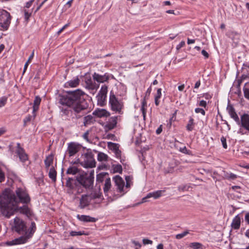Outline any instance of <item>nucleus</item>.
Wrapping results in <instances>:
<instances>
[{
    "mask_svg": "<svg viewBox=\"0 0 249 249\" xmlns=\"http://www.w3.org/2000/svg\"><path fill=\"white\" fill-rule=\"evenodd\" d=\"M85 92L80 89L67 91L65 95L60 96L59 103L71 107V112L79 118L83 116L84 111L88 107Z\"/></svg>",
    "mask_w": 249,
    "mask_h": 249,
    "instance_id": "1",
    "label": "nucleus"
},
{
    "mask_svg": "<svg viewBox=\"0 0 249 249\" xmlns=\"http://www.w3.org/2000/svg\"><path fill=\"white\" fill-rule=\"evenodd\" d=\"M18 200L14 194L10 192L3 193L0 198V204L3 214L9 218L17 211L26 215L28 217L32 216L33 212L27 205L18 207Z\"/></svg>",
    "mask_w": 249,
    "mask_h": 249,
    "instance_id": "2",
    "label": "nucleus"
},
{
    "mask_svg": "<svg viewBox=\"0 0 249 249\" xmlns=\"http://www.w3.org/2000/svg\"><path fill=\"white\" fill-rule=\"evenodd\" d=\"M36 230V226L34 222H32L31 226L28 231L25 232L23 236L16 238L7 243L9 245H18L26 243L27 240L31 238Z\"/></svg>",
    "mask_w": 249,
    "mask_h": 249,
    "instance_id": "3",
    "label": "nucleus"
},
{
    "mask_svg": "<svg viewBox=\"0 0 249 249\" xmlns=\"http://www.w3.org/2000/svg\"><path fill=\"white\" fill-rule=\"evenodd\" d=\"M109 105L112 111L120 114H123L124 103L122 100H119L112 91L110 92Z\"/></svg>",
    "mask_w": 249,
    "mask_h": 249,
    "instance_id": "4",
    "label": "nucleus"
},
{
    "mask_svg": "<svg viewBox=\"0 0 249 249\" xmlns=\"http://www.w3.org/2000/svg\"><path fill=\"white\" fill-rule=\"evenodd\" d=\"M83 160L80 162V164L84 167L93 168L96 166V161L94 159V155L90 151H88L87 152L82 155Z\"/></svg>",
    "mask_w": 249,
    "mask_h": 249,
    "instance_id": "5",
    "label": "nucleus"
},
{
    "mask_svg": "<svg viewBox=\"0 0 249 249\" xmlns=\"http://www.w3.org/2000/svg\"><path fill=\"white\" fill-rule=\"evenodd\" d=\"M0 13V25L3 30H7L11 22V16L10 13L5 10H2Z\"/></svg>",
    "mask_w": 249,
    "mask_h": 249,
    "instance_id": "6",
    "label": "nucleus"
},
{
    "mask_svg": "<svg viewBox=\"0 0 249 249\" xmlns=\"http://www.w3.org/2000/svg\"><path fill=\"white\" fill-rule=\"evenodd\" d=\"M82 145L76 142H71L68 143V147L66 152L69 157L75 155L81 149Z\"/></svg>",
    "mask_w": 249,
    "mask_h": 249,
    "instance_id": "7",
    "label": "nucleus"
},
{
    "mask_svg": "<svg viewBox=\"0 0 249 249\" xmlns=\"http://www.w3.org/2000/svg\"><path fill=\"white\" fill-rule=\"evenodd\" d=\"M77 183L78 182L76 181L74 178H68L67 180L66 185L68 188V192L69 194H73L74 190H77L78 194H80L81 192V191H80L78 188V185L77 184Z\"/></svg>",
    "mask_w": 249,
    "mask_h": 249,
    "instance_id": "8",
    "label": "nucleus"
},
{
    "mask_svg": "<svg viewBox=\"0 0 249 249\" xmlns=\"http://www.w3.org/2000/svg\"><path fill=\"white\" fill-rule=\"evenodd\" d=\"M16 193L20 202L27 204L30 201V197L25 191L20 188H18Z\"/></svg>",
    "mask_w": 249,
    "mask_h": 249,
    "instance_id": "9",
    "label": "nucleus"
},
{
    "mask_svg": "<svg viewBox=\"0 0 249 249\" xmlns=\"http://www.w3.org/2000/svg\"><path fill=\"white\" fill-rule=\"evenodd\" d=\"M14 229L17 232L22 233L25 232L26 226L22 220L18 217H16L14 219Z\"/></svg>",
    "mask_w": 249,
    "mask_h": 249,
    "instance_id": "10",
    "label": "nucleus"
},
{
    "mask_svg": "<svg viewBox=\"0 0 249 249\" xmlns=\"http://www.w3.org/2000/svg\"><path fill=\"white\" fill-rule=\"evenodd\" d=\"M107 147L110 150L114 153L117 158L121 159V151L119 149L120 145L119 144L112 142H108Z\"/></svg>",
    "mask_w": 249,
    "mask_h": 249,
    "instance_id": "11",
    "label": "nucleus"
},
{
    "mask_svg": "<svg viewBox=\"0 0 249 249\" xmlns=\"http://www.w3.org/2000/svg\"><path fill=\"white\" fill-rule=\"evenodd\" d=\"M91 200V197L89 195H83L80 199L79 207L81 209H84L89 206Z\"/></svg>",
    "mask_w": 249,
    "mask_h": 249,
    "instance_id": "12",
    "label": "nucleus"
},
{
    "mask_svg": "<svg viewBox=\"0 0 249 249\" xmlns=\"http://www.w3.org/2000/svg\"><path fill=\"white\" fill-rule=\"evenodd\" d=\"M16 153L18 155L21 161L25 162L28 160V156L25 153L24 150L20 146L19 143H17Z\"/></svg>",
    "mask_w": 249,
    "mask_h": 249,
    "instance_id": "13",
    "label": "nucleus"
},
{
    "mask_svg": "<svg viewBox=\"0 0 249 249\" xmlns=\"http://www.w3.org/2000/svg\"><path fill=\"white\" fill-rule=\"evenodd\" d=\"M115 186L117 187V190L119 192H123L124 186V182L123 178L119 176H116L113 178Z\"/></svg>",
    "mask_w": 249,
    "mask_h": 249,
    "instance_id": "14",
    "label": "nucleus"
},
{
    "mask_svg": "<svg viewBox=\"0 0 249 249\" xmlns=\"http://www.w3.org/2000/svg\"><path fill=\"white\" fill-rule=\"evenodd\" d=\"M164 190H158L155 192L148 193L146 196L142 199V202L147 201V199L153 197L154 199H157L161 196L162 193L164 192Z\"/></svg>",
    "mask_w": 249,
    "mask_h": 249,
    "instance_id": "15",
    "label": "nucleus"
},
{
    "mask_svg": "<svg viewBox=\"0 0 249 249\" xmlns=\"http://www.w3.org/2000/svg\"><path fill=\"white\" fill-rule=\"evenodd\" d=\"M227 110L228 111L231 118H232L237 123H239V118L235 111L234 107L231 105H229L227 107Z\"/></svg>",
    "mask_w": 249,
    "mask_h": 249,
    "instance_id": "16",
    "label": "nucleus"
},
{
    "mask_svg": "<svg viewBox=\"0 0 249 249\" xmlns=\"http://www.w3.org/2000/svg\"><path fill=\"white\" fill-rule=\"evenodd\" d=\"M241 125L245 129L249 131V115L244 114L241 117Z\"/></svg>",
    "mask_w": 249,
    "mask_h": 249,
    "instance_id": "17",
    "label": "nucleus"
},
{
    "mask_svg": "<svg viewBox=\"0 0 249 249\" xmlns=\"http://www.w3.org/2000/svg\"><path fill=\"white\" fill-rule=\"evenodd\" d=\"M78 184H81L86 188H90L93 184V181L89 178H82L77 180Z\"/></svg>",
    "mask_w": 249,
    "mask_h": 249,
    "instance_id": "18",
    "label": "nucleus"
},
{
    "mask_svg": "<svg viewBox=\"0 0 249 249\" xmlns=\"http://www.w3.org/2000/svg\"><path fill=\"white\" fill-rule=\"evenodd\" d=\"M93 78L98 82L104 83L108 80L109 77L106 74L102 75L99 74L98 73H94L93 75Z\"/></svg>",
    "mask_w": 249,
    "mask_h": 249,
    "instance_id": "19",
    "label": "nucleus"
},
{
    "mask_svg": "<svg viewBox=\"0 0 249 249\" xmlns=\"http://www.w3.org/2000/svg\"><path fill=\"white\" fill-rule=\"evenodd\" d=\"M117 122V117L114 116L111 117L107 122L106 127L109 130H111L116 127Z\"/></svg>",
    "mask_w": 249,
    "mask_h": 249,
    "instance_id": "20",
    "label": "nucleus"
},
{
    "mask_svg": "<svg viewBox=\"0 0 249 249\" xmlns=\"http://www.w3.org/2000/svg\"><path fill=\"white\" fill-rule=\"evenodd\" d=\"M241 224V218L239 215H237L232 220L231 226L234 230H238L240 228Z\"/></svg>",
    "mask_w": 249,
    "mask_h": 249,
    "instance_id": "21",
    "label": "nucleus"
},
{
    "mask_svg": "<svg viewBox=\"0 0 249 249\" xmlns=\"http://www.w3.org/2000/svg\"><path fill=\"white\" fill-rule=\"evenodd\" d=\"M80 80L79 78L76 77L73 79L68 81L65 83V87L67 88L71 87V88H75L77 87L79 84Z\"/></svg>",
    "mask_w": 249,
    "mask_h": 249,
    "instance_id": "22",
    "label": "nucleus"
},
{
    "mask_svg": "<svg viewBox=\"0 0 249 249\" xmlns=\"http://www.w3.org/2000/svg\"><path fill=\"white\" fill-rule=\"evenodd\" d=\"M41 101V98L39 96H36L35 97V100L34 101V106H33V114L34 117L36 116L35 112L38 110L39 105L40 104Z\"/></svg>",
    "mask_w": 249,
    "mask_h": 249,
    "instance_id": "23",
    "label": "nucleus"
},
{
    "mask_svg": "<svg viewBox=\"0 0 249 249\" xmlns=\"http://www.w3.org/2000/svg\"><path fill=\"white\" fill-rule=\"evenodd\" d=\"M93 114L99 118L108 117L110 115L109 113L104 109L96 110L94 111Z\"/></svg>",
    "mask_w": 249,
    "mask_h": 249,
    "instance_id": "24",
    "label": "nucleus"
},
{
    "mask_svg": "<svg viewBox=\"0 0 249 249\" xmlns=\"http://www.w3.org/2000/svg\"><path fill=\"white\" fill-rule=\"evenodd\" d=\"M77 217L78 219L83 222H94L96 221V219L95 218L90 217L89 215H77Z\"/></svg>",
    "mask_w": 249,
    "mask_h": 249,
    "instance_id": "25",
    "label": "nucleus"
},
{
    "mask_svg": "<svg viewBox=\"0 0 249 249\" xmlns=\"http://www.w3.org/2000/svg\"><path fill=\"white\" fill-rule=\"evenodd\" d=\"M53 156L52 154H50L46 157L44 162L45 165V168L48 170L50 166L53 164Z\"/></svg>",
    "mask_w": 249,
    "mask_h": 249,
    "instance_id": "26",
    "label": "nucleus"
},
{
    "mask_svg": "<svg viewBox=\"0 0 249 249\" xmlns=\"http://www.w3.org/2000/svg\"><path fill=\"white\" fill-rule=\"evenodd\" d=\"M107 176L108 174L107 173H100L96 176V181L99 183L102 182L104 180H106V178H108Z\"/></svg>",
    "mask_w": 249,
    "mask_h": 249,
    "instance_id": "27",
    "label": "nucleus"
},
{
    "mask_svg": "<svg viewBox=\"0 0 249 249\" xmlns=\"http://www.w3.org/2000/svg\"><path fill=\"white\" fill-rule=\"evenodd\" d=\"M111 186V180L109 178H106L104 187V192L106 194L108 193Z\"/></svg>",
    "mask_w": 249,
    "mask_h": 249,
    "instance_id": "28",
    "label": "nucleus"
},
{
    "mask_svg": "<svg viewBox=\"0 0 249 249\" xmlns=\"http://www.w3.org/2000/svg\"><path fill=\"white\" fill-rule=\"evenodd\" d=\"M94 121V119L92 115H88L87 116H85L84 118V122H83L84 125L85 126H87L89 124H91Z\"/></svg>",
    "mask_w": 249,
    "mask_h": 249,
    "instance_id": "29",
    "label": "nucleus"
},
{
    "mask_svg": "<svg viewBox=\"0 0 249 249\" xmlns=\"http://www.w3.org/2000/svg\"><path fill=\"white\" fill-rule=\"evenodd\" d=\"M96 98L98 105H100L101 106H103L105 105L107 98L106 96L98 94Z\"/></svg>",
    "mask_w": 249,
    "mask_h": 249,
    "instance_id": "30",
    "label": "nucleus"
},
{
    "mask_svg": "<svg viewBox=\"0 0 249 249\" xmlns=\"http://www.w3.org/2000/svg\"><path fill=\"white\" fill-rule=\"evenodd\" d=\"M108 156L103 152H99L97 155V160L99 161H106L108 160Z\"/></svg>",
    "mask_w": 249,
    "mask_h": 249,
    "instance_id": "31",
    "label": "nucleus"
},
{
    "mask_svg": "<svg viewBox=\"0 0 249 249\" xmlns=\"http://www.w3.org/2000/svg\"><path fill=\"white\" fill-rule=\"evenodd\" d=\"M49 178L53 180V181H55L56 177V172L53 167H51L50 169V171L49 172Z\"/></svg>",
    "mask_w": 249,
    "mask_h": 249,
    "instance_id": "32",
    "label": "nucleus"
},
{
    "mask_svg": "<svg viewBox=\"0 0 249 249\" xmlns=\"http://www.w3.org/2000/svg\"><path fill=\"white\" fill-rule=\"evenodd\" d=\"M79 172L78 169L75 166H71L67 170V174L75 175Z\"/></svg>",
    "mask_w": 249,
    "mask_h": 249,
    "instance_id": "33",
    "label": "nucleus"
},
{
    "mask_svg": "<svg viewBox=\"0 0 249 249\" xmlns=\"http://www.w3.org/2000/svg\"><path fill=\"white\" fill-rule=\"evenodd\" d=\"M194 119L193 118L190 117L188 123L186 126V129L189 131H191L193 130L194 127Z\"/></svg>",
    "mask_w": 249,
    "mask_h": 249,
    "instance_id": "34",
    "label": "nucleus"
},
{
    "mask_svg": "<svg viewBox=\"0 0 249 249\" xmlns=\"http://www.w3.org/2000/svg\"><path fill=\"white\" fill-rule=\"evenodd\" d=\"M108 87L106 85H103L98 93L99 94L104 95L107 97V94L108 91Z\"/></svg>",
    "mask_w": 249,
    "mask_h": 249,
    "instance_id": "35",
    "label": "nucleus"
},
{
    "mask_svg": "<svg viewBox=\"0 0 249 249\" xmlns=\"http://www.w3.org/2000/svg\"><path fill=\"white\" fill-rule=\"evenodd\" d=\"M191 187L188 185H181L178 187V190L180 192L189 191Z\"/></svg>",
    "mask_w": 249,
    "mask_h": 249,
    "instance_id": "36",
    "label": "nucleus"
},
{
    "mask_svg": "<svg viewBox=\"0 0 249 249\" xmlns=\"http://www.w3.org/2000/svg\"><path fill=\"white\" fill-rule=\"evenodd\" d=\"M82 235H87V234L85 233L84 231H71L70 232V235L71 236H81Z\"/></svg>",
    "mask_w": 249,
    "mask_h": 249,
    "instance_id": "37",
    "label": "nucleus"
},
{
    "mask_svg": "<svg viewBox=\"0 0 249 249\" xmlns=\"http://www.w3.org/2000/svg\"><path fill=\"white\" fill-rule=\"evenodd\" d=\"M91 197V200L96 198H99L101 196V193L99 191H95L92 192L90 195H89Z\"/></svg>",
    "mask_w": 249,
    "mask_h": 249,
    "instance_id": "38",
    "label": "nucleus"
},
{
    "mask_svg": "<svg viewBox=\"0 0 249 249\" xmlns=\"http://www.w3.org/2000/svg\"><path fill=\"white\" fill-rule=\"evenodd\" d=\"M190 247L194 249H199L202 248V245L198 242H193L190 244Z\"/></svg>",
    "mask_w": 249,
    "mask_h": 249,
    "instance_id": "39",
    "label": "nucleus"
},
{
    "mask_svg": "<svg viewBox=\"0 0 249 249\" xmlns=\"http://www.w3.org/2000/svg\"><path fill=\"white\" fill-rule=\"evenodd\" d=\"M189 233L188 231H186L182 233L178 234L176 235V238L177 239H180L183 238Z\"/></svg>",
    "mask_w": 249,
    "mask_h": 249,
    "instance_id": "40",
    "label": "nucleus"
},
{
    "mask_svg": "<svg viewBox=\"0 0 249 249\" xmlns=\"http://www.w3.org/2000/svg\"><path fill=\"white\" fill-rule=\"evenodd\" d=\"M225 176H226V178H227L228 179H231V180H234L237 178V176L233 173H230V174L227 173Z\"/></svg>",
    "mask_w": 249,
    "mask_h": 249,
    "instance_id": "41",
    "label": "nucleus"
},
{
    "mask_svg": "<svg viewBox=\"0 0 249 249\" xmlns=\"http://www.w3.org/2000/svg\"><path fill=\"white\" fill-rule=\"evenodd\" d=\"M247 85V83L245 84L246 86ZM243 91L244 94V96L246 98L249 100V88H247L245 87L243 88Z\"/></svg>",
    "mask_w": 249,
    "mask_h": 249,
    "instance_id": "42",
    "label": "nucleus"
},
{
    "mask_svg": "<svg viewBox=\"0 0 249 249\" xmlns=\"http://www.w3.org/2000/svg\"><path fill=\"white\" fill-rule=\"evenodd\" d=\"M7 100V97L6 96H3L0 99V107H3Z\"/></svg>",
    "mask_w": 249,
    "mask_h": 249,
    "instance_id": "43",
    "label": "nucleus"
},
{
    "mask_svg": "<svg viewBox=\"0 0 249 249\" xmlns=\"http://www.w3.org/2000/svg\"><path fill=\"white\" fill-rule=\"evenodd\" d=\"M146 106V102L145 101V99H144L142 102V107L141 108V110L142 111L143 118H145V110L144 109V107Z\"/></svg>",
    "mask_w": 249,
    "mask_h": 249,
    "instance_id": "44",
    "label": "nucleus"
},
{
    "mask_svg": "<svg viewBox=\"0 0 249 249\" xmlns=\"http://www.w3.org/2000/svg\"><path fill=\"white\" fill-rule=\"evenodd\" d=\"M114 170L116 172L121 173L122 172V167L121 165H116L114 167Z\"/></svg>",
    "mask_w": 249,
    "mask_h": 249,
    "instance_id": "45",
    "label": "nucleus"
},
{
    "mask_svg": "<svg viewBox=\"0 0 249 249\" xmlns=\"http://www.w3.org/2000/svg\"><path fill=\"white\" fill-rule=\"evenodd\" d=\"M221 142L222 143L223 147L225 149L227 148V143H226V138L224 137V136H222L221 138Z\"/></svg>",
    "mask_w": 249,
    "mask_h": 249,
    "instance_id": "46",
    "label": "nucleus"
},
{
    "mask_svg": "<svg viewBox=\"0 0 249 249\" xmlns=\"http://www.w3.org/2000/svg\"><path fill=\"white\" fill-rule=\"evenodd\" d=\"M132 243L135 245V249H140L142 247V245L139 242L134 240L132 241Z\"/></svg>",
    "mask_w": 249,
    "mask_h": 249,
    "instance_id": "47",
    "label": "nucleus"
},
{
    "mask_svg": "<svg viewBox=\"0 0 249 249\" xmlns=\"http://www.w3.org/2000/svg\"><path fill=\"white\" fill-rule=\"evenodd\" d=\"M195 112L196 113H200L203 115H205V110L201 108H196L195 109Z\"/></svg>",
    "mask_w": 249,
    "mask_h": 249,
    "instance_id": "48",
    "label": "nucleus"
},
{
    "mask_svg": "<svg viewBox=\"0 0 249 249\" xmlns=\"http://www.w3.org/2000/svg\"><path fill=\"white\" fill-rule=\"evenodd\" d=\"M161 96V89H158L157 90V92L156 95H155V98L156 99H160Z\"/></svg>",
    "mask_w": 249,
    "mask_h": 249,
    "instance_id": "49",
    "label": "nucleus"
},
{
    "mask_svg": "<svg viewBox=\"0 0 249 249\" xmlns=\"http://www.w3.org/2000/svg\"><path fill=\"white\" fill-rule=\"evenodd\" d=\"M31 13H29L26 10H24V18L26 21H28L30 17L31 16Z\"/></svg>",
    "mask_w": 249,
    "mask_h": 249,
    "instance_id": "50",
    "label": "nucleus"
},
{
    "mask_svg": "<svg viewBox=\"0 0 249 249\" xmlns=\"http://www.w3.org/2000/svg\"><path fill=\"white\" fill-rule=\"evenodd\" d=\"M179 151L181 152L184 153V154H189V151L187 150L186 146H184L182 148H180Z\"/></svg>",
    "mask_w": 249,
    "mask_h": 249,
    "instance_id": "51",
    "label": "nucleus"
},
{
    "mask_svg": "<svg viewBox=\"0 0 249 249\" xmlns=\"http://www.w3.org/2000/svg\"><path fill=\"white\" fill-rule=\"evenodd\" d=\"M142 242L144 245L152 244V241L149 240L148 239H143L142 240Z\"/></svg>",
    "mask_w": 249,
    "mask_h": 249,
    "instance_id": "52",
    "label": "nucleus"
},
{
    "mask_svg": "<svg viewBox=\"0 0 249 249\" xmlns=\"http://www.w3.org/2000/svg\"><path fill=\"white\" fill-rule=\"evenodd\" d=\"M185 43L184 41H182L180 42V43L177 45V49L179 50L181 48L183 47L185 45Z\"/></svg>",
    "mask_w": 249,
    "mask_h": 249,
    "instance_id": "53",
    "label": "nucleus"
},
{
    "mask_svg": "<svg viewBox=\"0 0 249 249\" xmlns=\"http://www.w3.org/2000/svg\"><path fill=\"white\" fill-rule=\"evenodd\" d=\"M5 176L4 173L0 169V182H2L4 180Z\"/></svg>",
    "mask_w": 249,
    "mask_h": 249,
    "instance_id": "54",
    "label": "nucleus"
},
{
    "mask_svg": "<svg viewBox=\"0 0 249 249\" xmlns=\"http://www.w3.org/2000/svg\"><path fill=\"white\" fill-rule=\"evenodd\" d=\"M201 53L205 58H208L209 56V53L204 50H202Z\"/></svg>",
    "mask_w": 249,
    "mask_h": 249,
    "instance_id": "55",
    "label": "nucleus"
},
{
    "mask_svg": "<svg viewBox=\"0 0 249 249\" xmlns=\"http://www.w3.org/2000/svg\"><path fill=\"white\" fill-rule=\"evenodd\" d=\"M199 105L201 107H206L207 106V102L204 100H201L200 101Z\"/></svg>",
    "mask_w": 249,
    "mask_h": 249,
    "instance_id": "56",
    "label": "nucleus"
},
{
    "mask_svg": "<svg viewBox=\"0 0 249 249\" xmlns=\"http://www.w3.org/2000/svg\"><path fill=\"white\" fill-rule=\"evenodd\" d=\"M34 1V0H31L30 1H28L26 3V6L25 7L27 8H29L31 7V5L32 4V3L33 2V1Z\"/></svg>",
    "mask_w": 249,
    "mask_h": 249,
    "instance_id": "57",
    "label": "nucleus"
},
{
    "mask_svg": "<svg viewBox=\"0 0 249 249\" xmlns=\"http://www.w3.org/2000/svg\"><path fill=\"white\" fill-rule=\"evenodd\" d=\"M245 220L248 224H249V213H248L246 214L245 216Z\"/></svg>",
    "mask_w": 249,
    "mask_h": 249,
    "instance_id": "58",
    "label": "nucleus"
},
{
    "mask_svg": "<svg viewBox=\"0 0 249 249\" xmlns=\"http://www.w3.org/2000/svg\"><path fill=\"white\" fill-rule=\"evenodd\" d=\"M151 88L150 87V88H149L147 89V91H146V93H145V98H146V96H149V95H150V93H151Z\"/></svg>",
    "mask_w": 249,
    "mask_h": 249,
    "instance_id": "59",
    "label": "nucleus"
},
{
    "mask_svg": "<svg viewBox=\"0 0 249 249\" xmlns=\"http://www.w3.org/2000/svg\"><path fill=\"white\" fill-rule=\"evenodd\" d=\"M6 132V129L4 127L0 128V136L3 135Z\"/></svg>",
    "mask_w": 249,
    "mask_h": 249,
    "instance_id": "60",
    "label": "nucleus"
},
{
    "mask_svg": "<svg viewBox=\"0 0 249 249\" xmlns=\"http://www.w3.org/2000/svg\"><path fill=\"white\" fill-rule=\"evenodd\" d=\"M88 135H89V132H88V131H87V132H85V133L83 134V138L84 139H85V140H87V141H88Z\"/></svg>",
    "mask_w": 249,
    "mask_h": 249,
    "instance_id": "61",
    "label": "nucleus"
},
{
    "mask_svg": "<svg viewBox=\"0 0 249 249\" xmlns=\"http://www.w3.org/2000/svg\"><path fill=\"white\" fill-rule=\"evenodd\" d=\"M34 51H33L32 54L30 55V56H29L28 60H27V62H30V61H31V60L33 59V57H34Z\"/></svg>",
    "mask_w": 249,
    "mask_h": 249,
    "instance_id": "62",
    "label": "nucleus"
},
{
    "mask_svg": "<svg viewBox=\"0 0 249 249\" xmlns=\"http://www.w3.org/2000/svg\"><path fill=\"white\" fill-rule=\"evenodd\" d=\"M195 39H191L190 38L187 39V44H190L195 43Z\"/></svg>",
    "mask_w": 249,
    "mask_h": 249,
    "instance_id": "63",
    "label": "nucleus"
},
{
    "mask_svg": "<svg viewBox=\"0 0 249 249\" xmlns=\"http://www.w3.org/2000/svg\"><path fill=\"white\" fill-rule=\"evenodd\" d=\"M157 249H164L163 245L161 243L158 244L157 246Z\"/></svg>",
    "mask_w": 249,
    "mask_h": 249,
    "instance_id": "64",
    "label": "nucleus"
}]
</instances>
